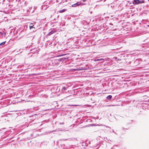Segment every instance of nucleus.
<instances>
[{"instance_id": "obj_1", "label": "nucleus", "mask_w": 149, "mask_h": 149, "mask_svg": "<svg viewBox=\"0 0 149 149\" xmlns=\"http://www.w3.org/2000/svg\"><path fill=\"white\" fill-rule=\"evenodd\" d=\"M133 3L135 5L139 4L140 3H144L145 1L144 0H142V1H140L139 0H133Z\"/></svg>"}, {"instance_id": "obj_5", "label": "nucleus", "mask_w": 149, "mask_h": 149, "mask_svg": "<svg viewBox=\"0 0 149 149\" xmlns=\"http://www.w3.org/2000/svg\"><path fill=\"white\" fill-rule=\"evenodd\" d=\"M112 96L111 95H109L107 97V98L109 100H110L112 98Z\"/></svg>"}, {"instance_id": "obj_9", "label": "nucleus", "mask_w": 149, "mask_h": 149, "mask_svg": "<svg viewBox=\"0 0 149 149\" xmlns=\"http://www.w3.org/2000/svg\"><path fill=\"white\" fill-rule=\"evenodd\" d=\"M6 42L5 41V42H2L1 43H0V45H4L5 44Z\"/></svg>"}, {"instance_id": "obj_12", "label": "nucleus", "mask_w": 149, "mask_h": 149, "mask_svg": "<svg viewBox=\"0 0 149 149\" xmlns=\"http://www.w3.org/2000/svg\"><path fill=\"white\" fill-rule=\"evenodd\" d=\"M148 1H149V0H148Z\"/></svg>"}, {"instance_id": "obj_4", "label": "nucleus", "mask_w": 149, "mask_h": 149, "mask_svg": "<svg viewBox=\"0 0 149 149\" xmlns=\"http://www.w3.org/2000/svg\"><path fill=\"white\" fill-rule=\"evenodd\" d=\"M56 31H50L48 34V35L50 36L53 33H55Z\"/></svg>"}, {"instance_id": "obj_6", "label": "nucleus", "mask_w": 149, "mask_h": 149, "mask_svg": "<svg viewBox=\"0 0 149 149\" xmlns=\"http://www.w3.org/2000/svg\"><path fill=\"white\" fill-rule=\"evenodd\" d=\"M33 25L32 23L30 24V25L29 26L30 29H31L32 28H33Z\"/></svg>"}, {"instance_id": "obj_11", "label": "nucleus", "mask_w": 149, "mask_h": 149, "mask_svg": "<svg viewBox=\"0 0 149 149\" xmlns=\"http://www.w3.org/2000/svg\"><path fill=\"white\" fill-rule=\"evenodd\" d=\"M97 61H99V60H100V59H98L97 60Z\"/></svg>"}, {"instance_id": "obj_10", "label": "nucleus", "mask_w": 149, "mask_h": 149, "mask_svg": "<svg viewBox=\"0 0 149 149\" xmlns=\"http://www.w3.org/2000/svg\"><path fill=\"white\" fill-rule=\"evenodd\" d=\"M82 0L84 2H86L87 1V0Z\"/></svg>"}, {"instance_id": "obj_2", "label": "nucleus", "mask_w": 149, "mask_h": 149, "mask_svg": "<svg viewBox=\"0 0 149 149\" xmlns=\"http://www.w3.org/2000/svg\"><path fill=\"white\" fill-rule=\"evenodd\" d=\"M81 4V2H77V3H75L74 4L72 5V7H75L77 6H79V5H80Z\"/></svg>"}, {"instance_id": "obj_3", "label": "nucleus", "mask_w": 149, "mask_h": 149, "mask_svg": "<svg viewBox=\"0 0 149 149\" xmlns=\"http://www.w3.org/2000/svg\"><path fill=\"white\" fill-rule=\"evenodd\" d=\"M6 33L4 32H0V37H2L3 36H5Z\"/></svg>"}, {"instance_id": "obj_8", "label": "nucleus", "mask_w": 149, "mask_h": 149, "mask_svg": "<svg viewBox=\"0 0 149 149\" xmlns=\"http://www.w3.org/2000/svg\"><path fill=\"white\" fill-rule=\"evenodd\" d=\"M67 88H68V87H67L66 88L65 87H63L62 88V90H63V91H65L66 90Z\"/></svg>"}, {"instance_id": "obj_7", "label": "nucleus", "mask_w": 149, "mask_h": 149, "mask_svg": "<svg viewBox=\"0 0 149 149\" xmlns=\"http://www.w3.org/2000/svg\"><path fill=\"white\" fill-rule=\"evenodd\" d=\"M65 11V9H63V10H60L59 11V12L60 13H62L64 12Z\"/></svg>"}]
</instances>
